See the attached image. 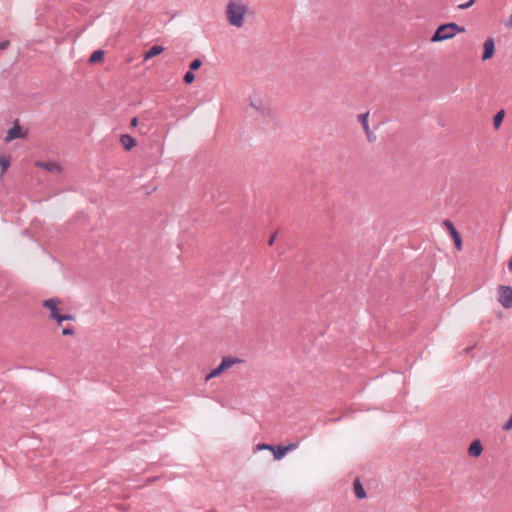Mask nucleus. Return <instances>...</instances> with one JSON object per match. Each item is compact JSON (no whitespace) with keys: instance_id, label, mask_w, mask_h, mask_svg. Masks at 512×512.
Wrapping results in <instances>:
<instances>
[{"instance_id":"aec40b11","label":"nucleus","mask_w":512,"mask_h":512,"mask_svg":"<svg viewBox=\"0 0 512 512\" xmlns=\"http://www.w3.org/2000/svg\"><path fill=\"white\" fill-rule=\"evenodd\" d=\"M0 166L1 173L0 176L3 177L7 169L10 167V157L0 156Z\"/></svg>"},{"instance_id":"412c9836","label":"nucleus","mask_w":512,"mask_h":512,"mask_svg":"<svg viewBox=\"0 0 512 512\" xmlns=\"http://www.w3.org/2000/svg\"><path fill=\"white\" fill-rule=\"evenodd\" d=\"M195 80V75L193 71L189 70L187 71L183 76V82L185 84H191Z\"/></svg>"},{"instance_id":"9d476101","label":"nucleus","mask_w":512,"mask_h":512,"mask_svg":"<svg viewBox=\"0 0 512 512\" xmlns=\"http://www.w3.org/2000/svg\"><path fill=\"white\" fill-rule=\"evenodd\" d=\"M61 303V300L57 297L55 298H50V299H47V300H44L42 302V306L48 310H50V315H54L55 313L58 312V304Z\"/></svg>"},{"instance_id":"4c0bfd02","label":"nucleus","mask_w":512,"mask_h":512,"mask_svg":"<svg viewBox=\"0 0 512 512\" xmlns=\"http://www.w3.org/2000/svg\"><path fill=\"white\" fill-rule=\"evenodd\" d=\"M471 349H472V347H467V348L464 349V352L468 353Z\"/></svg>"},{"instance_id":"72a5a7b5","label":"nucleus","mask_w":512,"mask_h":512,"mask_svg":"<svg viewBox=\"0 0 512 512\" xmlns=\"http://www.w3.org/2000/svg\"><path fill=\"white\" fill-rule=\"evenodd\" d=\"M64 321L65 320H73L74 316L71 314H63Z\"/></svg>"},{"instance_id":"cd10ccee","label":"nucleus","mask_w":512,"mask_h":512,"mask_svg":"<svg viewBox=\"0 0 512 512\" xmlns=\"http://www.w3.org/2000/svg\"><path fill=\"white\" fill-rule=\"evenodd\" d=\"M475 2H476V0H469L466 3L460 4L458 6V8L461 10H466V9L470 8Z\"/></svg>"},{"instance_id":"e433bc0d","label":"nucleus","mask_w":512,"mask_h":512,"mask_svg":"<svg viewBox=\"0 0 512 512\" xmlns=\"http://www.w3.org/2000/svg\"><path fill=\"white\" fill-rule=\"evenodd\" d=\"M508 269L510 272H512V258L508 262Z\"/></svg>"},{"instance_id":"0eeeda50","label":"nucleus","mask_w":512,"mask_h":512,"mask_svg":"<svg viewBox=\"0 0 512 512\" xmlns=\"http://www.w3.org/2000/svg\"><path fill=\"white\" fill-rule=\"evenodd\" d=\"M495 53V43L492 37H488L483 45V53L482 60L487 61L494 56Z\"/></svg>"},{"instance_id":"423d86ee","label":"nucleus","mask_w":512,"mask_h":512,"mask_svg":"<svg viewBox=\"0 0 512 512\" xmlns=\"http://www.w3.org/2000/svg\"><path fill=\"white\" fill-rule=\"evenodd\" d=\"M444 225L447 228L451 238L454 241L455 248L460 251L462 249V237L454 224L450 220H445Z\"/></svg>"},{"instance_id":"a878e982","label":"nucleus","mask_w":512,"mask_h":512,"mask_svg":"<svg viewBox=\"0 0 512 512\" xmlns=\"http://www.w3.org/2000/svg\"><path fill=\"white\" fill-rule=\"evenodd\" d=\"M120 141L123 145V148L128 151V134H122L120 137Z\"/></svg>"},{"instance_id":"f257e3e1","label":"nucleus","mask_w":512,"mask_h":512,"mask_svg":"<svg viewBox=\"0 0 512 512\" xmlns=\"http://www.w3.org/2000/svg\"><path fill=\"white\" fill-rule=\"evenodd\" d=\"M465 32V27L457 23L449 22L440 24L431 37L432 42H441L444 40L452 39L458 33Z\"/></svg>"},{"instance_id":"9b49d317","label":"nucleus","mask_w":512,"mask_h":512,"mask_svg":"<svg viewBox=\"0 0 512 512\" xmlns=\"http://www.w3.org/2000/svg\"><path fill=\"white\" fill-rule=\"evenodd\" d=\"M250 106L254 108L257 112H259L262 116H271L272 110L266 107L261 100H257L255 102L251 101Z\"/></svg>"},{"instance_id":"5701e85b","label":"nucleus","mask_w":512,"mask_h":512,"mask_svg":"<svg viewBox=\"0 0 512 512\" xmlns=\"http://www.w3.org/2000/svg\"><path fill=\"white\" fill-rule=\"evenodd\" d=\"M49 318L55 320L58 325H60L64 321L63 314H60L59 311L54 315H49Z\"/></svg>"},{"instance_id":"7c9ffc66","label":"nucleus","mask_w":512,"mask_h":512,"mask_svg":"<svg viewBox=\"0 0 512 512\" xmlns=\"http://www.w3.org/2000/svg\"><path fill=\"white\" fill-rule=\"evenodd\" d=\"M10 45V41L9 40H4V41H1L0 42V50H5L9 47Z\"/></svg>"},{"instance_id":"f3484780","label":"nucleus","mask_w":512,"mask_h":512,"mask_svg":"<svg viewBox=\"0 0 512 512\" xmlns=\"http://www.w3.org/2000/svg\"><path fill=\"white\" fill-rule=\"evenodd\" d=\"M224 371H226V369L220 363L216 368L212 369L208 374H206L205 381H209L215 377L220 376Z\"/></svg>"},{"instance_id":"ddd939ff","label":"nucleus","mask_w":512,"mask_h":512,"mask_svg":"<svg viewBox=\"0 0 512 512\" xmlns=\"http://www.w3.org/2000/svg\"><path fill=\"white\" fill-rule=\"evenodd\" d=\"M164 48L160 45H153L147 51L144 52V60L151 59L160 53H162Z\"/></svg>"},{"instance_id":"f704fd0d","label":"nucleus","mask_w":512,"mask_h":512,"mask_svg":"<svg viewBox=\"0 0 512 512\" xmlns=\"http://www.w3.org/2000/svg\"><path fill=\"white\" fill-rule=\"evenodd\" d=\"M506 26L507 27H512V14L509 16L507 22H506Z\"/></svg>"},{"instance_id":"4468645a","label":"nucleus","mask_w":512,"mask_h":512,"mask_svg":"<svg viewBox=\"0 0 512 512\" xmlns=\"http://www.w3.org/2000/svg\"><path fill=\"white\" fill-rule=\"evenodd\" d=\"M105 52L103 50H95L88 59L90 65L100 63L104 59Z\"/></svg>"},{"instance_id":"dca6fc26","label":"nucleus","mask_w":512,"mask_h":512,"mask_svg":"<svg viewBox=\"0 0 512 512\" xmlns=\"http://www.w3.org/2000/svg\"><path fill=\"white\" fill-rule=\"evenodd\" d=\"M224 371H226V369L220 363L216 368L212 369L208 374H206L205 381H209L215 377L220 376Z\"/></svg>"},{"instance_id":"4be33fe9","label":"nucleus","mask_w":512,"mask_h":512,"mask_svg":"<svg viewBox=\"0 0 512 512\" xmlns=\"http://www.w3.org/2000/svg\"><path fill=\"white\" fill-rule=\"evenodd\" d=\"M202 66V61L199 58L192 60L189 64V70L195 71Z\"/></svg>"},{"instance_id":"f8f14e48","label":"nucleus","mask_w":512,"mask_h":512,"mask_svg":"<svg viewBox=\"0 0 512 512\" xmlns=\"http://www.w3.org/2000/svg\"><path fill=\"white\" fill-rule=\"evenodd\" d=\"M353 489H354V493H355V496L358 498V499H364L366 498V491L360 481V479H355L354 480V483H353Z\"/></svg>"},{"instance_id":"473e14b6","label":"nucleus","mask_w":512,"mask_h":512,"mask_svg":"<svg viewBox=\"0 0 512 512\" xmlns=\"http://www.w3.org/2000/svg\"><path fill=\"white\" fill-rule=\"evenodd\" d=\"M138 145V141L135 137L130 135V150Z\"/></svg>"},{"instance_id":"c756f323","label":"nucleus","mask_w":512,"mask_h":512,"mask_svg":"<svg viewBox=\"0 0 512 512\" xmlns=\"http://www.w3.org/2000/svg\"><path fill=\"white\" fill-rule=\"evenodd\" d=\"M139 125V120L137 117H133L131 120H130V128H137Z\"/></svg>"},{"instance_id":"1a4fd4ad","label":"nucleus","mask_w":512,"mask_h":512,"mask_svg":"<svg viewBox=\"0 0 512 512\" xmlns=\"http://www.w3.org/2000/svg\"><path fill=\"white\" fill-rule=\"evenodd\" d=\"M483 452V446L479 439L473 440L468 447V454L471 457H479Z\"/></svg>"},{"instance_id":"c9c22d12","label":"nucleus","mask_w":512,"mask_h":512,"mask_svg":"<svg viewBox=\"0 0 512 512\" xmlns=\"http://www.w3.org/2000/svg\"><path fill=\"white\" fill-rule=\"evenodd\" d=\"M368 141H373L375 139V136H372V133L369 131V136H367Z\"/></svg>"},{"instance_id":"2f4dec72","label":"nucleus","mask_w":512,"mask_h":512,"mask_svg":"<svg viewBox=\"0 0 512 512\" xmlns=\"http://www.w3.org/2000/svg\"><path fill=\"white\" fill-rule=\"evenodd\" d=\"M276 238H277V233L276 232L271 234L269 239H268V245L272 246L274 244Z\"/></svg>"},{"instance_id":"c85d7f7f","label":"nucleus","mask_w":512,"mask_h":512,"mask_svg":"<svg viewBox=\"0 0 512 512\" xmlns=\"http://www.w3.org/2000/svg\"><path fill=\"white\" fill-rule=\"evenodd\" d=\"M74 333H75V330L72 327H66V328L62 329V335H64V336L74 335Z\"/></svg>"},{"instance_id":"f03ea898","label":"nucleus","mask_w":512,"mask_h":512,"mask_svg":"<svg viewBox=\"0 0 512 512\" xmlns=\"http://www.w3.org/2000/svg\"><path fill=\"white\" fill-rule=\"evenodd\" d=\"M246 11L247 7L245 5L233 1L229 2L226 7V15L229 24L238 28L242 27Z\"/></svg>"},{"instance_id":"6ab92c4d","label":"nucleus","mask_w":512,"mask_h":512,"mask_svg":"<svg viewBox=\"0 0 512 512\" xmlns=\"http://www.w3.org/2000/svg\"><path fill=\"white\" fill-rule=\"evenodd\" d=\"M368 116H369V112L362 113V114L358 115V120L362 124V127L367 136H369Z\"/></svg>"},{"instance_id":"b1692460","label":"nucleus","mask_w":512,"mask_h":512,"mask_svg":"<svg viewBox=\"0 0 512 512\" xmlns=\"http://www.w3.org/2000/svg\"><path fill=\"white\" fill-rule=\"evenodd\" d=\"M256 448H257V450H269V451H272V449L274 448V445L267 444V443H259L256 446Z\"/></svg>"},{"instance_id":"6e6552de","label":"nucleus","mask_w":512,"mask_h":512,"mask_svg":"<svg viewBox=\"0 0 512 512\" xmlns=\"http://www.w3.org/2000/svg\"><path fill=\"white\" fill-rule=\"evenodd\" d=\"M35 166L42 168L50 173H61L63 170L62 166L59 163L51 162V161H48V162L37 161L35 163Z\"/></svg>"},{"instance_id":"20e7f679","label":"nucleus","mask_w":512,"mask_h":512,"mask_svg":"<svg viewBox=\"0 0 512 512\" xmlns=\"http://www.w3.org/2000/svg\"><path fill=\"white\" fill-rule=\"evenodd\" d=\"M299 446V441L294 443H289L288 445H274V448L272 449L273 457L275 460H281L285 455L295 450Z\"/></svg>"},{"instance_id":"2eb2a0df","label":"nucleus","mask_w":512,"mask_h":512,"mask_svg":"<svg viewBox=\"0 0 512 512\" xmlns=\"http://www.w3.org/2000/svg\"><path fill=\"white\" fill-rule=\"evenodd\" d=\"M241 362H243L242 359L232 356H225L221 360V364L223 365V367H225L226 370L231 368L233 365Z\"/></svg>"},{"instance_id":"bb28decb","label":"nucleus","mask_w":512,"mask_h":512,"mask_svg":"<svg viewBox=\"0 0 512 512\" xmlns=\"http://www.w3.org/2000/svg\"><path fill=\"white\" fill-rule=\"evenodd\" d=\"M149 130H150L149 124H145V123H141V125L138 129L139 133L142 135L148 133Z\"/></svg>"},{"instance_id":"7ed1b4c3","label":"nucleus","mask_w":512,"mask_h":512,"mask_svg":"<svg viewBox=\"0 0 512 512\" xmlns=\"http://www.w3.org/2000/svg\"><path fill=\"white\" fill-rule=\"evenodd\" d=\"M498 301L505 309L512 308V287L505 285L499 286Z\"/></svg>"},{"instance_id":"39448f33","label":"nucleus","mask_w":512,"mask_h":512,"mask_svg":"<svg viewBox=\"0 0 512 512\" xmlns=\"http://www.w3.org/2000/svg\"><path fill=\"white\" fill-rule=\"evenodd\" d=\"M26 136L27 132L23 131L22 127L19 125V121L15 120L13 126L7 131L5 141L10 142L17 138H25Z\"/></svg>"},{"instance_id":"393cba45","label":"nucleus","mask_w":512,"mask_h":512,"mask_svg":"<svg viewBox=\"0 0 512 512\" xmlns=\"http://www.w3.org/2000/svg\"><path fill=\"white\" fill-rule=\"evenodd\" d=\"M502 429L504 431L512 430V414L509 416L508 420L503 424Z\"/></svg>"},{"instance_id":"a211bd4d","label":"nucleus","mask_w":512,"mask_h":512,"mask_svg":"<svg viewBox=\"0 0 512 512\" xmlns=\"http://www.w3.org/2000/svg\"><path fill=\"white\" fill-rule=\"evenodd\" d=\"M505 117V111L503 109L499 110L493 117V126L495 129H498Z\"/></svg>"}]
</instances>
